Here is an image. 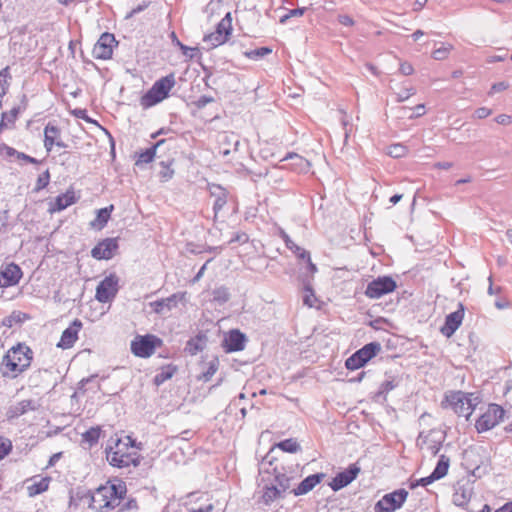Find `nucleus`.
<instances>
[{
    "instance_id": "nucleus-1",
    "label": "nucleus",
    "mask_w": 512,
    "mask_h": 512,
    "mask_svg": "<svg viewBox=\"0 0 512 512\" xmlns=\"http://www.w3.org/2000/svg\"><path fill=\"white\" fill-rule=\"evenodd\" d=\"M106 448V459L110 465L117 468H125L130 465L138 466L140 464L139 455L135 451H130L135 447V440L130 436L124 439L111 438Z\"/></svg>"
},
{
    "instance_id": "nucleus-2",
    "label": "nucleus",
    "mask_w": 512,
    "mask_h": 512,
    "mask_svg": "<svg viewBox=\"0 0 512 512\" xmlns=\"http://www.w3.org/2000/svg\"><path fill=\"white\" fill-rule=\"evenodd\" d=\"M32 359V350L26 345L18 344L3 357L0 371L4 377L16 378L30 367Z\"/></svg>"
},
{
    "instance_id": "nucleus-3",
    "label": "nucleus",
    "mask_w": 512,
    "mask_h": 512,
    "mask_svg": "<svg viewBox=\"0 0 512 512\" xmlns=\"http://www.w3.org/2000/svg\"><path fill=\"white\" fill-rule=\"evenodd\" d=\"M174 73L160 78L153 86L141 97L140 104L143 108H150L168 97L169 92L175 86Z\"/></svg>"
},
{
    "instance_id": "nucleus-4",
    "label": "nucleus",
    "mask_w": 512,
    "mask_h": 512,
    "mask_svg": "<svg viewBox=\"0 0 512 512\" xmlns=\"http://www.w3.org/2000/svg\"><path fill=\"white\" fill-rule=\"evenodd\" d=\"M472 394H466L462 391H454L446 394L445 400L442 402L443 407H450L459 416L467 419L475 409V404L470 398Z\"/></svg>"
},
{
    "instance_id": "nucleus-5",
    "label": "nucleus",
    "mask_w": 512,
    "mask_h": 512,
    "mask_svg": "<svg viewBox=\"0 0 512 512\" xmlns=\"http://www.w3.org/2000/svg\"><path fill=\"white\" fill-rule=\"evenodd\" d=\"M122 491H118L115 485L100 487L92 496L91 506L99 511L103 509H114L120 503Z\"/></svg>"
},
{
    "instance_id": "nucleus-6",
    "label": "nucleus",
    "mask_w": 512,
    "mask_h": 512,
    "mask_svg": "<svg viewBox=\"0 0 512 512\" xmlns=\"http://www.w3.org/2000/svg\"><path fill=\"white\" fill-rule=\"evenodd\" d=\"M380 350V343H368L353 353L349 358H347L345 366L348 370H357L363 367L373 357H375Z\"/></svg>"
},
{
    "instance_id": "nucleus-7",
    "label": "nucleus",
    "mask_w": 512,
    "mask_h": 512,
    "mask_svg": "<svg viewBox=\"0 0 512 512\" xmlns=\"http://www.w3.org/2000/svg\"><path fill=\"white\" fill-rule=\"evenodd\" d=\"M504 409L497 405H489L487 411L483 413L476 421L475 428L479 433L488 431L499 424L504 417Z\"/></svg>"
},
{
    "instance_id": "nucleus-8",
    "label": "nucleus",
    "mask_w": 512,
    "mask_h": 512,
    "mask_svg": "<svg viewBox=\"0 0 512 512\" xmlns=\"http://www.w3.org/2000/svg\"><path fill=\"white\" fill-rule=\"evenodd\" d=\"M408 497L405 489H398L385 494L374 507L375 512H394L401 508Z\"/></svg>"
},
{
    "instance_id": "nucleus-9",
    "label": "nucleus",
    "mask_w": 512,
    "mask_h": 512,
    "mask_svg": "<svg viewBox=\"0 0 512 512\" xmlns=\"http://www.w3.org/2000/svg\"><path fill=\"white\" fill-rule=\"evenodd\" d=\"M397 287L395 280L390 276H380L368 283L365 295L370 299H378L393 292Z\"/></svg>"
},
{
    "instance_id": "nucleus-10",
    "label": "nucleus",
    "mask_w": 512,
    "mask_h": 512,
    "mask_svg": "<svg viewBox=\"0 0 512 512\" xmlns=\"http://www.w3.org/2000/svg\"><path fill=\"white\" fill-rule=\"evenodd\" d=\"M160 344L161 340L154 335L137 336L131 342V351L135 356L147 358L154 353L156 346Z\"/></svg>"
},
{
    "instance_id": "nucleus-11",
    "label": "nucleus",
    "mask_w": 512,
    "mask_h": 512,
    "mask_svg": "<svg viewBox=\"0 0 512 512\" xmlns=\"http://www.w3.org/2000/svg\"><path fill=\"white\" fill-rule=\"evenodd\" d=\"M119 290V278L116 274L106 276L97 286L95 298L101 303L112 301Z\"/></svg>"
},
{
    "instance_id": "nucleus-12",
    "label": "nucleus",
    "mask_w": 512,
    "mask_h": 512,
    "mask_svg": "<svg viewBox=\"0 0 512 512\" xmlns=\"http://www.w3.org/2000/svg\"><path fill=\"white\" fill-rule=\"evenodd\" d=\"M443 436L439 431L430 430L427 433L421 432L417 439V445L421 450L432 456H436L442 447Z\"/></svg>"
},
{
    "instance_id": "nucleus-13",
    "label": "nucleus",
    "mask_w": 512,
    "mask_h": 512,
    "mask_svg": "<svg viewBox=\"0 0 512 512\" xmlns=\"http://www.w3.org/2000/svg\"><path fill=\"white\" fill-rule=\"evenodd\" d=\"M117 44L113 34L103 33L93 47L92 54L94 58L100 60L111 59L113 55V48Z\"/></svg>"
},
{
    "instance_id": "nucleus-14",
    "label": "nucleus",
    "mask_w": 512,
    "mask_h": 512,
    "mask_svg": "<svg viewBox=\"0 0 512 512\" xmlns=\"http://www.w3.org/2000/svg\"><path fill=\"white\" fill-rule=\"evenodd\" d=\"M464 310V305L459 303L458 309L446 316L445 323L440 329L445 337L450 338L460 327L464 318Z\"/></svg>"
},
{
    "instance_id": "nucleus-15",
    "label": "nucleus",
    "mask_w": 512,
    "mask_h": 512,
    "mask_svg": "<svg viewBox=\"0 0 512 512\" xmlns=\"http://www.w3.org/2000/svg\"><path fill=\"white\" fill-rule=\"evenodd\" d=\"M118 249V242L116 238H106L100 241L92 250L91 255L98 260H109L113 258Z\"/></svg>"
},
{
    "instance_id": "nucleus-16",
    "label": "nucleus",
    "mask_w": 512,
    "mask_h": 512,
    "mask_svg": "<svg viewBox=\"0 0 512 512\" xmlns=\"http://www.w3.org/2000/svg\"><path fill=\"white\" fill-rule=\"evenodd\" d=\"M360 472V467L357 464H351L347 469L342 472H339L331 481L330 487L333 491H338L347 485H349L353 480L356 479Z\"/></svg>"
},
{
    "instance_id": "nucleus-17",
    "label": "nucleus",
    "mask_w": 512,
    "mask_h": 512,
    "mask_svg": "<svg viewBox=\"0 0 512 512\" xmlns=\"http://www.w3.org/2000/svg\"><path fill=\"white\" fill-rule=\"evenodd\" d=\"M82 322L79 319H75L68 328H66L61 335L60 341L57 347L62 349L71 348L78 339V333L82 329Z\"/></svg>"
},
{
    "instance_id": "nucleus-18",
    "label": "nucleus",
    "mask_w": 512,
    "mask_h": 512,
    "mask_svg": "<svg viewBox=\"0 0 512 512\" xmlns=\"http://www.w3.org/2000/svg\"><path fill=\"white\" fill-rule=\"evenodd\" d=\"M0 275V287H9L19 283L22 271L17 264L10 263L0 270Z\"/></svg>"
},
{
    "instance_id": "nucleus-19",
    "label": "nucleus",
    "mask_w": 512,
    "mask_h": 512,
    "mask_svg": "<svg viewBox=\"0 0 512 512\" xmlns=\"http://www.w3.org/2000/svg\"><path fill=\"white\" fill-rule=\"evenodd\" d=\"M39 406L40 405L37 401L32 399H25L17 402L14 405H11L6 412V415L8 419L18 418L29 411L37 410Z\"/></svg>"
},
{
    "instance_id": "nucleus-20",
    "label": "nucleus",
    "mask_w": 512,
    "mask_h": 512,
    "mask_svg": "<svg viewBox=\"0 0 512 512\" xmlns=\"http://www.w3.org/2000/svg\"><path fill=\"white\" fill-rule=\"evenodd\" d=\"M246 336L239 330H231L224 340L226 352H237L245 348Z\"/></svg>"
},
{
    "instance_id": "nucleus-21",
    "label": "nucleus",
    "mask_w": 512,
    "mask_h": 512,
    "mask_svg": "<svg viewBox=\"0 0 512 512\" xmlns=\"http://www.w3.org/2000/svg\"><path fill=\"white\" fill-rule=\"evenodd\" d=\"M324 478L323 473H316L306 477L299 485L291 490L295 496L305 495L310 492Z\"/></svg>"
},
{
    "instance_id": "nucleus-22",
    "label": "nucleus",
    "mask_w": 512,
    "mask_h": 512,
    "mask_svg": "<svg viewBox=\"0 0 512 512\" xmlns=\"http://www.w3.org/2000/svg\"><path fill=\"white\" fill-rule=\"evenodd\" d=\"M281 161H290L288 168L297 173H306L309 169V162L297 153H288Z\"/></svg>"
},
{
    "instance_id": "nucleus-23",
    "label": "nucleus",
    "mask_w": 512,
    "mask_h": 512,
    "mask_svg": "<svg viewBox=\"0 0 512 512\" xmlns=\"http://www.w3.org/2000/svg\"><path fill=\"white\" fill-rule=\"evenodd\" d=\"M76 201L77 198L75 196L74 191L68 190L66 193L58 195L56 197L55 202L51 204L49 211L51 213L62 211L69 207L70 205L74 204Z\"/></svg>"
},
{
    "instance_id": "nucleus-24",
    "label": "nucleus",
    "mask_w": 512,
    "mask_h": 512,
    "mask_svg": "<svg viewBox=\"0 0 512 512\" xmlns=\"http://www.w3.org/2000/svg\"><path fill=\"white\" fill-rule=\"evenodd\" d=\"M239 144L240 141L237 135L224 133L220 136V153L226 156L231 151H237Z\"/></svg>"
},
{
    "instance_id": "nucleus-25",
    "label": "nucleus",
    "mask_w": 512,
    "mask_h": 512,
    "mask_svg": "<svg viewBox=\"0 0 512 512\" xmlns=\"http://www.w3.org/2000/svg\"><path fill=\"white\" fill-rule=\"evenodd\" d=\"M179 294L175 293L167 298H163L151 303L153 310L156 313H162L164 309L171 310L177 306L178 301L180 300Z\"/></svg>"
},
{
    "instance_id": "nucleus-26",
    "label": "nucleus",
    "mask_w": 512,
    "mask_h": 512,
    "mask_svg": "<svg viewBox=\"0 0 512 512\" xmlns=\"http://www.w3.org/2000/svg\"><path fill=\"white\" fill-rule=\"evenodd\" d=\"M473 494L472 488L469 486H459L453 494V503L459 507H465L471 500Z\"/></svg>"
},
{
    "instance_id": "nucleus-27",
    "label": "nucleus",
    "mask_w": 512,
    "mask_h": 512,
    "mask_svg": "<svg viewBox=\"0 0 512 512\" xmlns=\"http://www.w3.org/2000/svg\"><path fill=\"white\" fill-rule=\"evenodd\" d=\"M59 137L60 129L57 126L48 123L44 128V147L46 148L47 152L52 150L55 142Z\"/></svg>"
},
{
    "instance_id": "nucleus-28",
    "label": "nucleus",
    "mask_w": 512,
    "mask_h": 512,
    "mask_svg": "<svg viewBox=\"0 0 512 512\" xmlns=\"http://www.w3.org/2000/svg\"><path fill=\"white\" fill-rule=\"evenodd\" d=\"M284 497H285L284 494L278 489L277 486L271 485V486H266L264 488L261 499L265 505H270L274 501H276L278 499H282Z\"/></svg>"
},
{
    "instance_id": "nucleus-29",
    "label": "nucleus",
    "mask_w": 512,
    "mask_h": 512,
    "mask_svg": "<svg viewBox=\"0 0 512 512\" xmlns=\"http://www.w3.org/2000/svg\"><path fill=\"white\" fill-rule=\"evenodd\" d=\"M101 428L99 426L91 427L82 434V444H87L86 448H91L99 441Z\"/></svg>"
},
{
    "instance_id": "nucleus-30",
    "label": "nucleus",
    "mask_w": 512,
    "mask_h": 512,
    "mask_svg": "<svg viewBox=\"0 0 512 512\" xmlns=\"http://www.w3.org/2000/svg\"><path fill=\"white\" fill-rule=\"evenodd\" d=\"M113 208V205H110L109 207L99 209L95 220L91 222V226L102 229L107 224Z\"/></svg>"
},
{
    "instance_id": "nucleus-31",
    "label": "nucleus",
    "mask_w": 512,
    "mask_h": 512,
    "mask_svg": "<svg viewBox=\"0 0 512 512\" xmlns=\"http://www.w3.org/2000/svg\"><path fill=\"white\" fill-rule=\"evenodd\" d=\"M163 143H165V140H159L157 141L152 147L146 149L145 151L141 152L138 156V159L136 161V165L139 164H147L153 161L156 150L159 146H161Z\"/></svg>"
},
{
    "instance_id": "nucleus-32",
    "label": "nucleus",
    "mask_w": 512,
    "mask_h": 512,
    "mask_svg": "<svg viewBox=\"0 0 512 512\" xmlns=\"http://www.w3.org/2000/svg\"><path fill=\"white\" fill-rule=\"evenodd\" d=\"M49 483V477H43L39 481L32 483L31 485L27 486L28 495L30 497H34L45 492L49 487Z\"/></svg>"
},
{
    "instance_id": "nucleus-33",
    "label": "nucleus",
    "mask_w": 512,
    "mask_h": 512,
    "mask_svg": "<svg viewBox=\"0 0 512 512\" xmlns=\"http://www.w3.org/2000/svg\"><path fill=\"white\" fill-rule=\"evenodd\" d=\"M449 462H450V460L448 457H446L445 455L440 456V459H439L435 469L431 473V475L433 476V478L435 480H439L447 474L448 468H449Z\"/></svg>"
},
{
    "instance_id": "nucleus-34",
    "label": "nucleus",
    "mask_w": 512,
    "mask_h": 512,
    "mask_svg": "<svg viewBox=\"0 0 512 512\" xmlns=\"http://www.w3.org/2000/svg\"><path fill=\"white\" fill-rule=\"evenodd\" d=\"M227 41L226 36L221 34L220 32H213L208 35H205L203 38V42L208 45V49L215 48L219 45L224 44Z\"/></svg>"
},
{
    "instance_id": "nucleus-35",
    "label": "nucleus",
    "mask_w": 512,
    "mask_h": 512,
    "mask_svg": "<svg viewBox=\"0 0 512 512\" xmlns=\"http://www.w3.org/2000/svg\"><path fill=\"white\" fill-rule=\"evenodd\" d=\"M216 32L224 34L226 36V39L228 40V37L231 35L232 32V16L230 12L226 13V15L218 23L216 27Z\"/></svg>"
},
{
    "instance_id": "nucleus-36",
    "label": "nucleus",
    "mask_w": 512,
    "mask_h": 512,
    "mask_svg": "<svg viewBox=\"0 0 512 512\" xmlns=\"http://www.w3.org/2000/svg\"><path fill=\"white\" fill-rule=\"evenodd\" d=\"M293 478L287 476L286 474H283V473H278L276 476H275V486L278 487V489L285 495L286 492L290 489L291 487V480Z\"/></svg>"
},
{
    "instance_id": "nucleus-37",
    "label": "nucleus",
    "mask_w": 512,
    "mask_h": 512,
    "mask_svg": "<svg viewBox=\"0 0 512 512\" xmlns=\"http://www.w3.org/2000/svg\"><path fill=\"white\" fill-rule=\"evenodd\" d=\"M277 447L280 448L282 451L289 453H296L297 451L300 450L299 443L293 438L285 439L279 442L277 444Z\"/></svg>"
},
{
    "instance_id": "nucleus-38",
    "label": "nucleus",
    "mask_w": 512,
    "mask_h": 512,
    "mask_svg": "<svg viewBox=\"0 0 512 512\" xmlns=\"http://www.w3.org/2000/svg\"><path fill=\"white\" fill-rule=\"evenodd\" d=\"M316 302V296L309 282L304 281L303 303L308 307H313Z\"/></svg>"
},
{
    "instance_id": "nucleus-39",
    "label": "nucleus",
    "mask_w": 512,
    "mask_h": 512,
    "mask_svg": "<svg viewBox=\"0 0 512 512\" xmlns=\"http://www.w3.org/2000/svg\"><path fill=\"white\" fill-rule=\"evenodd\" d=\"M272 52V49L268 47H260L254 50L245 51L243 54L245 57L253 60H258L260 58L265 57L266 55L270 54Z\"/></svg>"
},
{
    "instance_id": "nucleus-40",
    "label": "nucleus",
    "mask_w": 512,
    "mask_h": 512,
    "mask_svg": "<svg viewBox=\"0 0 512 512\" xmlns=\"http://www.w3.org/2000/svg\"><path fill=\"white\" fill-rule=\"evenodd\" d=\"M213 300L219 304H223L227 302L230 298V294L228 289L225 287H219L213 290L212 292Z\"/></svg>"
},
{
    "instance_id": "nucleus-41",
    "label": "nucleus",
    "mask_w": 512,
    "mask_h": 512,
    "mask_svg": "<svg viewBox=\"0 0 512 512\" xmlns=\"http://www.w3.org/2000/svg\"><path fill=\"white\" fill-rule=\"evenodd\" d=\"M219 367V361L217 358H214L208 363L207 369L202 373L201 379L204 381H209L213 375L217 372Z\"/></svg>"
},
{
    "instance_id": "nucleus-42",
    "label": "nucleus",
    "mask_w": 512,
    "mask_h": 512,
    "mask_svg": "<svg viewBox=\"0 0 512 512\" xmlns=\"http://www.w3.org/2000/svg\"><path fill=\"white\" fill-rule=\"evenodd\" d=\"M398 384H399V381H397L394 377H389L388 379H386L385 381H383L381 383L378 393L380 395H386L391 390L396 388L398 386Z\"/></svg>"
},
{
    "instance_id": "nucleus-43",
    "label": "nucleus",
    "mask_w": 512,
    "mask_h": 512,
    "mask_svg": "<svg viewBox=\"0 0 512 512\" xmlns=\"http://www.w3.org/2000/svg\"><path fill=\"white\" fill-rule=\"evenodd\" d=\"M175 370H176L175 368H170V367L162 369V371L155 376V378H154L155 383L157 385H160L163 382H165L166 380L170 379L173 376Z\"/></svg>"
},
{
    "instance_id": "nucleus-44",
    "label": "nucleus",
    "mask_w": 512,
    "mask_h": 512,
    "mask_svg": "<svg viewBox=\"0 0 512 512\" xmlns=\"http://www.w3.org/2000/svg\"><path fill=\"white\" fill-rule=\"evenodd\" d=\"M286 247L291 250L297 257L301 259H309V252L295 244L292 240L291 243L286 244Z\"/></svg>"
},
{
    "instance_id": "nucleus-45",
    "label": "nucleus",
    "mask_w": 512,
    "mask_h": 512,
    "mask_svg": "<svg viewBox=\"0 0 512 512\" xmlns=\"http://www.w3.org/2000/svg\"><path fill=\"white\" fill-rule=\"evenodd\" d=\"M306 10H307L306 7H299V8H296V9H291V10L288 11L287 14L283 15L280 18V23H282V24L286 23L287 20L290 19L291 17L303 16Z\"/></svg>"
},
{
    "instance_id": "nucleus-46",
    "label": "nucleus",
    "mask_w": 512,
    "mask_h": 512,
    "mask_svg": "<svg viewBox=\"0 0 512 512\" xmlns=\"http://www.w3.org/2000/svg\"><path fill=\"white\" fill-rule=\"evenodd\" d=\"M451 50H452V45L442 46L433 51L432 57L435 60H444L448 57Z\"/></svg>"
},
{
    "instance_id": "nucleus-47",
    "label": "nucleus",
    "mask_w": 512,
    "mask_h": 512,
    "mask_svg": "<svg viewBox=\"0 0 512 512\" xmlns=\"http://www.w3.org/2000/svg\"><path fill=\"white\" fill-rule=\"evenodd\" d=\"M12 449L11 441L0 436V460L9 454Z\"/></svg>"
},
{
    "instance_id": "nucleus-48",
    "label": "nucleus",
    "mask_w": 512,
    "mask_h": 512,
    "mask_svg": "<svg viewBox=\"0 0 512 512\" xmlns=\"http://www.w3.org/2000/svg\"><path fill=\"white\" fill-rule=\"evenodd\" d=\"M49 181H50V173H49V170H46L41 175H39L37 182H36L35 190L39 191L41 189H44L49 184Z\"/></svg>"
},
{
    "instance_id": "nucleus-49",
    "label": "nucleus",
    "mask_w": 512,
    "mask_h": 512,
    "mask_svg": "<svg viewBox=\"0 0 512 512\" xmlns=\"http://www.w3.org/2000/svg\"><path fill=\"white\" fill-rule=\"evenodd\" d=\"M415 93H416V90L412 86L404 88L399 93H397L396 100H397V102H404L405 100H407L409 97H411Z\"/></svg>"
},
{
    "instance_id": "nucleus-50",
    "label": "nucleus",
    "mask_w": 512,
    "mask_h": 512,
    "mask_svg": "<svg viewBox=\"0 0 512 512\" xmlns=\"http://www.w3.org/2000/svg\"><path fill=\"white\" fill-rule=\"evenodd\" d=\"M434 481H436L433 476L430 474L429 476L427 477H423V478H420L418 480H416L415 482H411L410 484V488L411 489H414L418 486H427V485H430L431 483H433Z\"/></svg>"
},
{
    "instance_id": "nucleus-51",
    "label": "nucleus",
    "mask_w": 512,
    "mask_h": 512,
    "mask_svg": "<svg viewBox=\"0 0 512 512\" xmlns=\"http://www.w3.org/2000/svg\"><path fill=\"white\" fill-rule=\"evenodd\" d=\"M211 196L218 199V197H226L228 195L227 191L221 187L220 185L213 184L210 187Z\"/></svg>"
},
{
    "instance_id": "nucleus-52",
    "label": "nucleus",
    "mask_w": 512,
    "mask_h": 512,
    "mask_svg": "<svg viewBox=\"0 0 512 512\" xmlns=\"http://www.w3.org/2000/svg\"><path fill=\"white\" fill-rule=\"evenodd\" d=\"M161 166L163 167V170L160 172L161 178L165 181L171 179L174 174V171L164 161L161 162Z\"/></svg>"
},
{
    "instance_id": "nucleus-53",
    "label": "nucleus",
    "mask_w": 512,
    "mask_h": 512,
    "mask_svg": "<svg viewBox=\"0 0 512 512\" xmlns=\"http://www.w3.org/2000/svg\"><path fill=\"white\" fill-rule=\"evenodd\" d=\"M226 203H227V196L226 197H218V199H215L214 204H213V211H214L215 217L222 210V208L226 205Z\"/></svg>"
},
{
    "instance_id": "nucleus-54",
    "label": "nucleus",
    "mask_w": 512,
    "mask_h": 512,
    "mask_svg": "<svg viewBox=\"0 0 512 512\" xmlns=\"http://www.w3.org/2000/svg\"><path fill=\"white\" fill-rule=\"evenodd\" d=\"M202 348L198 345V342L194 339H191L187 342L185 350L188 351L191 355H195L200 351Z\"/></svg>"
},
{
    "instance_id": "nucleus-55",
    "label": "nucleus",
    "mask_w": 512,
    "mask_h": 512,
    "mask_svg": "<svg viewBox=\"0 0 512 512\" xmlns=\"http://www.w3.org/2000/svg\"><path fill=\"white\" fill-rule=\"evenodd\" d=\"M2 152H5L7 156L9 157H13V156H16L18 158V154H20L19 151H17L16 149L2 143L0 144V154Z\"/></svg>"
},
{
    "instance_id": "nucleus-56",
    "label": "nucleus",
    "mask_w": 512,
    "mask_h": 512,
    "mask_svg": "<svg viewBox=\"0 0 512 512\" xmlns=\"http://www.w3.org/2000/svg\"><path fill=\"white\" fill-rule=\"evenodd\" d=\"M508 87H509V84L507 82H505V81L494 83L492 85V87H491V90H490L489 94H494V93H498V92L504 91Z\"/></svg>"
},
{
    "instance_id": "nucleus-57",
    "label": "nucleus",
    "mask_w": 512,
    "mask_h": 512,
    "mask_svg": "<svg viewBox=\"0 0 512 512\" xmlns=\"http://www.w3.org/2000/svg\"><path fill=\"white\" fill-rule=\"evenodd\" d=\"M179 49L182 51V54L189 59H193L194 52L198 50L197 48H192L184 44H179Z\"/></svg>"
},
{
    "instance_id": "nucleus-58",
    "label": "nucleus",
    "mask_w": 512,
    "mask_h": 512,
    "mask_svg": "<svg viewBox=\"0 0 512 512\" xmlns=\"http://www.w3.org/2000/svg\"><path fill=\"white\" fill-rule=\"evenodd\" d=\"M399 71L401 72V74L408 76L413 74L414 68L410 63L402 62L400 63Z\"/></svg>"
},
{
    "instance_id": "nucleus-59",
    "label": "nucleus",
    "mask_w": 512,
    "mask_h": 512,
    "mask_svg": "<svg viewBox=\"0 0 512 512\" xmlns=\"http://www.w3.org/2000/svg\"><path fill=\"white\" fill-rule=\"evenodd\" d=\"M491 114V110L486 107H481L475 110L474 117L477 119H484Z\"/></svg>"
},
{
    "instance_id": "nucleus-60",
    "label": "nucleus",
    "mask_w": 512,
    "mask_h": 512,
    "mask_svg": "<svg viewBox=\"0 0 512 512\" xmlns=\"http://www.w3.org/2000/svg\"><path fill=\"white\" fill-rule=\"evenodd\" d=\"M213 101V98L212 97H209V96H206V95H203V96H200L197 101L195 102L196 106L198 108H204L207 104L211 103Z\"/></svg>"
},
{
    "instance_id": "nucleus-61",
    "label": "nucleus",
    "mask_w": 512,
    "mask_h": 512,
    "mask_svg": "<svg viewBox=\"0 0 512 512\" xmlns=\"http://www.w3.org/2000/svg\"><path fill=\"white\" fill-rule=\"evenodd\" d=\"M495 121L500 125H509L512 122V116L500 114L495 118Z\"/></svg>"
},
{
    "instance_id": "nucleus-62",
    "label": "nucleus",
    "mask_w": 512,
    "mask_h": 512,
    "mask_svg": "<svg viewBox=\"0 0 512 512\" xmlns=\"http://www.w3.org/2000/svg\"><path fill=\"white\" fill-rule=\"evenodd\" d=\"M338 22L344 26H353L354 25V20L349 15H346V14L339 15Z\"/></svg>"
},
{
    "instance_id": "nucleus-63",
    "label": "nucleus",
    "mask_w": 512,
    "mask_h": 512,
    "mask_svg": "<svg viewBox=\"0 0 512 512\" xmlns=\"http://www.w3.org/2000/svg\"><path fill=\"white\" fill-rule=\"evenodd\" d=\"M405 148L402 145L393 146L392 150H390L389 154L394 157H400L404 154Z\"/></svg>"
},
{
    "instance_id": "nucleus-64",
    "label": "nucleus",
    "mask_w": 512,
    "mask_h": 512,
    "mask_svg": "<svg viewBox=\"0 0 512 512\" xmlns=\"http://www.w3.org/2000/svg\"><path fill=\"white\" fill-rule=\"evenodd\" d=\"M148 5H149L148 2H143L142 4L137 5L136 7H134L131 10V12L129 13L128 17H132V16L142 12L143 10H145L148 7Z\"/></svg>"
}]
</instances>
